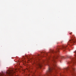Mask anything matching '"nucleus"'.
Here are the masks:
<instances>
[{
  "instance_id": "f257e3e1",
  "label": "nucleus",
  "mask_w": 76,
  "mask_h": 76,
  "mask_svg": "<svg viewBox=\"0 0 76 76\" xmlns=\"http://www.w3.org/2000/svg\"><path fill=\"white\" fill-rule=\"evenodd\" d=\"M72 66H73V65L70 66V67H68L67 68H65L64 69V72H66V71H67V70L70 69V68H72V70L70 71V72H71L72 75L74 76H75V74H76V73H75V69Z\"/></svg>"
},
{
  "instance_id": "f03ea898",
  "label": "nucleus",
  "mask_w": 76,
  "mask_h": 76,
  "mask_svg": "<svg viewBox=\"0 0 76 76\" xmlns=\"http://www.w3.org/2000/svg\"><path fill=\"white\" fill-rule=\"evenodd\" d=\"M6 75L8 76H10V72L9 71H8V72H6L5 73H2L1 74V73H0V76H6Z\"/></svg>"
},
{
  "instance_id": "7ed1b4c3",
  "label": "nucleus",
  "mask_w": 76,
  "mask_h": 76,
  "mask_svg": "<svg viewBox=\"0 0 76 76\" xmlns=\"http://www.w3.org/2000/svg\"><path fill=\"white\" fill-rule=\"evenodd\" d=\"M58 50H59V48H58L56 49V51H54L53 50H51V51H50V52L52 53H57V52H58V53H59V51Z\"/></svg>"
},
{
  "instance_id": "20e7f679",
  "label": "nucleus",
  "mask_w": 76,
  "mask_h": 76,
  "mask_svg": "<svg viewBox=\"0 0 76 76\" xmlns=\"http://www.w3.org/2000/svg\"><path fill=\"white\" fill-rule=\"evenodd\" d=\"M50 57H48L46 60L43 61V62H45V63H46L47 64L48 63V60H50Z\"/></svg>"
},
{
  "instance_id": "39448f33",
  "label": "nucleus",
  "mask_w": 76,
  "mask_h": 76,
  "mask_svg": "<svg viewBox=\"0 0 76 76\" xmlns=\"http://www.w3.org/2000/svg\"><path fill=\"white\" fill-rule=\"evenodd\" d=\"M68 42H70V43H72V44H73V43H75V42L73 40H70Z\"/></svg>"
},
{
  "instance_id": "423d86ee",
  "label": "nucleus",
  "mask_w": 76,
  "mask_h": 76,
  "mask_svg": "<svg viewBox=\"0 0 76 76\" xmlns=\"http://www.w3.org/2000/svg\"><path fill=\"white\" fill-rule=\"evenodd\" d=\"M66 47H67V46H62L61 47V48H62L61 49H65V48H66Z\"/></svg>"
},
{
  "instance_id": "0eeeda50",
  "label": "nucleus",
  "mask_w": 76,
  "mask_h": 76,
  "mask_svg": "<svg viewBox=\"0 0 76 76\" xmlns=\"http://www.w3.org/2000/svg\"><path fill=\"white\" fill-rule=\"evenodd\" d=\"M74 59H73V61H72L69 62L68 63L69 64H70V63H74Z\"/></svg>"
},
{
  "instance_id": "6e6552de",
  "label": "nucleus",
  "mask_w": 76,
  "mask_h": 76,
  "mask_svg": "<svg viewBox=\"0 0 76 76\" xmlns=\"http://www.w3.org/2000/svg\"><path fill=\"white\" fill-rule=\"evenodd\" d=\"M38 66L40 67H41V66H42V65H41V64L40 63H39L38 64Z\"/></svg>"
},
{
  "instance_id": "1a4fd4ad",
  "label": "nucleus",
  "mask_w": 76,
  "mask_h": 76,
  "mask_svg": "<svg viewBox=\"0 0 76 76\" xmlns=\"http://www.w3.org/2000/svg\"><path fill=\"white\" fill-rule=\"evenodd\" d=\"M64 57L63 56H62L61 57V59H64Z\"/></svg>"
},
{
  "instance_id": "9d476101",
  "label": "nucleus",
  "mask_w": 76,
  "mask_h": 76,
  "mask_svg": "<svg viewBox=\"0 0 76 76\" xmlns=\"http://www.w3.org/2000/svg\"><path fill=\"white\" fill-rule=\"evenodd\" d=\"M72 32H71L69 34H70V35H72Z\"/></svg>"
},
{
  "instance_id": "9b49d317",
  "label": "nucleus",
  "mask_w": 76,
  "mask_h": 76,
  "mask_svg": "<svg viewBox=\"0 0 76 76\" xmlns=\"http://www.w3.org/2000/svg\"><path fill=\"white\" fill-rule=\"evenodd\" d=\"M59 60H60V61H61V60L60 59Z\"/></svg>"
},
{
  "instance_id": "f8f14e48",
  "label": "nucleus",
  "mask_w": 76,
  "mask_h": 76,
  "mask_svg": "<svg viewBox=\"0 0 76 76\" xmlns=\"http://www.w3.org/2000/svg\"><path fill=\"white\" fill-rule=\"evenodd\" d=\"M54 76H56V75H54Z\"/></svg>"
},
{
  "instance_id": "ddd939ff",
  "label": "nucleus",
  "mask_w": 76,
  "mask_h": 76,
  "mask_svg": "<svg viewBox=\"0 0 76 76\" xmlns=\"http://www.w3.org/2000/svg\"><path fill=\"white\" fill-rule=\"evenodd\" d=\"M68 44H69V43H68Z\"/></svg>"
}]
</instances>
